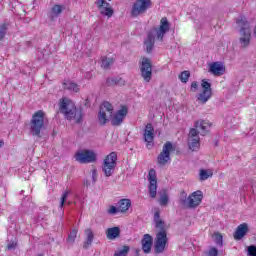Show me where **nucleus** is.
<instances>
[{"label":"nucleus","instance_id":"obj_32","mask_svg":"<svg viewBox=\"0 0 256 256\" xmlns=\"http://www.w3.org/2000/svg\"><path fill=\"white\" fill-rule=\"evenodd\" d=\"M67 197H69V191H64L60 198V209H63V207H65V204L67 203Z\"/></svg>","mask_w":256,"mask_h":256},{"label":"nucleus","instance_id":"obj_38","mask_svg":"<svg viewBox=\"0 0 256 256\" xmlns=\"http://www.w3.org/2000/svg\"><path fill=\"white\" fill-rule=\"evenodd\" d=\"M248 255L256 256V246L255 245H251L248 247Z\"/></svg>","mask_w":256,"mask_h":256},{"label":"nucleus","instance_id":"obj_13","mask_svg":"<svg viewBox=\"0 0 256 256\" xmlns=\"http://www.w3.org/2000/svg\"><path fill=\"white\" fill-rule=\"evenodd\" d=\"M141 77L149 83L151 81V77H153V66L151 65V59L147 57H143L140 66Z\"/></svg>","mask_w":256,"mask_h":256},{"label":"nucleus","instance_id":"obj_37","mask_svg":"<svg viewBox=\"0 0 256 256\" xmlns=\"http://www.w3.org/2000/svg\"><path fill=\"white\" fill-rule=\"evenodd\" d=\"M119 212V207L117 208L116 206H110L107 210L108 215H117Z\"/></svg>","mask_w":256,"mask_h":256},{"label":"nucleus","instance_id":"obj_22","mask_svg":"<svg viewBox=\"0 0 256 256\" xmlns=\"http://www.w3.org/2000/svg\"><path fill=\"white\" fill-rule=\"evenodd\" d=\"M119 235H121V229H119V227H112L106 230V237L110 241L117 239Z\"/></svg>","mask_w":256,"mask_h":256},{"label":"nucleus","instance_id":"obj_39","mask_svg":"<svg viewBox=\"0 0 256 256\" xmlns=\"http://www.w3.org/2000/svg\"><path fill=\"white\" fill-rule=\"evenodd\" d=\"M16 247H17V242H15V241H11L7 245V248L9 251H13V249H15Z\"/></svg>","mask_w":256,"mask_h":256},{"label":"nucleus","instance_id":"obj_9","mask_svg":"<svg viewBox=\"0 0 256 256\" xmlns=\"http://www.w3.org/2000/svg\"><path fill=\"white\" fill-rule=\"evenodd\" d=\"M115 167H117V153L112 152L106 156L102 164L105 177H111L115 173Z\"/></svg>","mask_w":256,"mask_h":256},{"label":"nucleus","instance_id":"obj_23","mask_svg":"<svg viewBox=\"0 0 256 256\" xmlns=\"http://www.w3.org/2000/svg\"><path fill=\"white\" fill-rule=\"evenodd\" d=\"M85 235H86V241L84 242V249H89L93 243V239H95V235L93 234V230L91 229H86L85 230Z\"/></svg>","mask_w":256,"mask_h":256},{"label":"nucleus","instance_id":"obj_14","mask_svg":"<svg viewBox=\"0 0 256 256\" xmlns=\"http://www.w3.org/2000/svg\"><path fill=\"white\" fill-rule=\"evenodd\" d=\"M173 150V144L166 142L163 146L162 152L158 155L159 165H167L171 161V152Z\"/></svg>","mask_w":256,"mask_h":256},{"label":"nucleus","instance_id":"obj_3","mask_svg":"<svg viewBox=\"0 0 256 256\" xmlns=\"http://www.w3.org/2000/svg\"><path fill=\"white\" fill-rule=\"evenodd\" d=\"M195 128L190 129L188 135V145L191 151H197L199 147H201V138H199V131L200 134L205 136L209 133V129H211V123L208 120H198L196 121ZM197 129L199 131H197Z\"/></svg>","mask_w":256,"mask_h":256},{"label":"nucleus","instance_id":"obj_5","mask_svg":"<svg viewBox=\"0 0 256 256\" xmlns=\"http://www.w3.org/2000/svg\"><path fill=\"white\" fill-rule=\"evenodd\" d=\"M154 222L156 229H159V232L156 234L154 251L155 253L159 254L165 251V247H167V242L169 239L167 238V231L165 230V222L161 220L159 212H155Z\"/></svg>","mask_w":256,"mask_h":256},{"label":"nucleus","instance_id":"obj_11","mask_svg":"<svg viewBox=\"0 0 256 256\" xmlns=\"http://www.w3.org/2000/svg\"><path fill=\"white\" fill-rule=\"evenodd\" d=\"M201 87L203 90L197 94L196 99L200 105H205L213 97V89L211 88V83L207 80H202Z\"/></svg>","mask_w":256,"mask_h":256},{"label":"nucleus","instance_id":"obj_15","mask_svg":"<svg viewBox=\"0 0 256 256\" xmlns=\"http://www.w3.org/2000/svg\"><path fill=\"white\" fill-rule=\"evenodd\" d=\"M148 181V190L150 193V197L152 199H155V197H157V172L153 168L149 170Z\"/></svg>","mask_w":256,"mask_h":256},{"label":"nucleus","instance_id":"obj_8","mask_svg":"<svg viewBox=\"0 0 256 256\" xmlns=\"http://www.w3.org/2000/svg\"><path fill=\"white\" fill-rule=\"evenodd\" d=\"M45 127V112L39 110L35 112L30 121V133L34 137H41V131Z\"/></svg>","mask_w":256,"mask_h":256},{"label":"nucleus","instance_id":"obj_43","mask_svg":"<svg viewBox=\"0 0 256 256\" xmlns=\"http://www.w3.org/2000/svg\"><path fill=\"white\" fill-rule=\"evenodd\" d=\"M3 145H5V142H3L2 140H0V147H3Z\"/></svg>","mask_w":256,"mask_h":256},{"label":"nucleus","instance_id":"obj_30","mask_svg":"<svg viewBox=\"0 0 256 256\" xmlns=\"http://www.w3.org/2000/svg\"><path fill=\"white\" fill-rule=\"evenodd\" d=\"M77 233H78L77 229H72L68 235L67 243H70L71 245H73L75 243V239H77Z\"/></svg>","mask_w":256,"mask_h":256},{"label":"nucleus","instance_id":"obj_41","mask_svg":"<svg viewBox=\"0 0 256 256\" xmlns=\"http://www.w3.org/2000/svg\"><path fill=\"white\" fill-rule=\"evenodd\" d=\"M199 87V83L197 81H194L191 83V90L192 91H197V88Z\"/></svg>","mask_w":256,"mask_h":256},{"label":"nucleus","instance_id":"obj_21","mask_svg":"<svg viewBox=\"0 0 256 256\" xmlns=\"http://www.w3.org/2000/svg\"><path fill=\"white\" fill-rule=\"evenodd\" d=\"M131 208V199H121L118 201V210L120 213H127Z\"/></svg>","mask_w":256,"mask_h":256},{"label":"nucleus","instance_id":"obj_42","mask_svg":"<svg viewBox=\"0 0 256 256\" xmlns=\"http://www.w3.org/2000/svg\"><path fill=\"white\" fill-rule=\"evenodd\" d=\"M247 186H243L241 189H240V193L241 195H245V191H247Z\"/></svg>","mask_w":256,"mask_h":256},{"label":"nucleus","instance_id":"obj_7","mask_svg":"<svg viewBox=\"0 0 256 256\" xmlns=\"http://www.w3.org/2000/svg\"><path fill=\"white\" fill-rule=\"evenodd\" d=\"M179 201L184 207H187L188 209H195L199 207L203 201V192L201 190H197L187 197V192L183 191L180 193Z\"/></svg>","mask_w":256,"mask_h":256},{"label":"nucleus","instance_id":"obj_2","mask_svg":"<svg viewBox=\"0 0 256 256\" xmlns=\"http://www.w3.org/2000/svg\"><path fill=\"white\" fill-rule=\"evenodd\" d=\"M171 29V23L167 20V17H163L160 20V25L158 27L152 28L147 35V38L144 40V47L147 53H151L153 48L155 47V39L156 41H160L163 43V39H165V35L169 33Z\"/></svg>","mask_w":256,"mask_h":256},{"label":"nucleus","instance_id":"obj_34","mask_svg":"<svg viewBox=\"0 0 256 256\" xmlns=\"http://www.w3.org/2000/svg\"><path fill=\"white\" fill-rule=\"evenodd\" d=\"M159 203L162 207L167 206V203H169V196L167 193H164L160 196Z\"/></svg>","mask_w":256,"mask_h":256},{"label":"nucleus","instance_id":"obj_24","mask_svg":"<svg viewBox=\"0 0 256 256\" xmlns=\"http://www.w3.org/2000/svg\"><path fill=\"white\" fill-rule=\"evenodd\" d=\"M64 89H67V91H72V93H79L80 87L77 85V83L67 80L63 83Z\"/></svg>","mask_w":256,"mask_h":256},{"label":"nucleus","instance_id":"obj_1","mask_svg":"<svg viewBox=\"0 0 256 256\" xmlns=\"http://www.w3.org/2000/svg\"><path fill=\"white\" fill-rule=\"evenodd\" d=\"M128 112L127 106H122L121 109L113 115V105L109 102H104L100 106L98 121L100 125H105L107 121L111 119V125H113V127H119L125 120V117H127Z\"/></svg>","mask_w":256,"mask_h":256},{"label":"nucleus","instance_id":"obj_18","mask_svg":"<svg viewBox=\"0 0 256 256\" xmlns=\"http://www.w3.org/2000/svg\"><path fill=\"white\" fill-rule=\"evenodd\" d=\"M225 65L222 62H213L209 65V73L214 75V77H221V75H225Z\"/></svg>","mask_w":256,"mask_h":256},{"label":"nucleus","instance_id":"obj_10","mask_svg":"<svg viewBox=\"0 0 256 256\" xmlns=\"http://www.w3.org/2000/svg\"><path fill=\"white\" fill-rule=\"evenodd\" d=\"M74 159L82 164L95 163L97 161V153L93 150H79L75 153Z\"/></svg>","mask_w":256,"mask_h":256},{"label":"nucleus","instance_id":"obj_4","mask_svg":"<svg viewBox=\"0 0 256 256\" xmlns=\"http://www.w3.org/2000/svg\"><path fill=\"white\" fill-rule=\"evenodd\" d=\"M59 111L68 121H75L76 123L83 121V110L77 109L75 103L67 98L60 101Z\"/></svg>","mask_w":256,"mask_h":256},{"label":"nucleus","instance_id":"obj_27","mask_svg":"<svg viewBox=\"0 0 256 256\" xmlns=\"http://www.w3.org/2000/svg\"><path fill=\"white\" fill-rule=\"evenodd\" d=\"M131 248L127 245H124L122 248L115 251L114 256H127Z\"/></svg>","mask_w":256,"mask_h":256},{"label":"nucleus","instance_id":"obj_33","mask_svg":"<svg viewBox=\"0 0 256 256\" xmlns=\"http://www.w3.org/2000/svg\"><path fill=\"white\" fill-rule=\"evenodd\" d=\"M191 77V73H189V71H183L180 75H179V79L182 83H187V81H189V78Z\"/></svg>","mask_w":256,"mask_h":256},{"label":"nucleus","instance_id":"obj_28","mask_svg":"<svg viewBox=\"0 0 256 256\" xmlns=\"http://www.w3.org/2000/svg\"><path fill=\"white\" fill-rule=\"evenodd\" d=\"M101 61H102L101 67L103 69H109L111 65L114 63L113 58H107L105 56L102 57Z\"/></svg>","mask_w":256,"mask_h":256},{"label":"nucleus","instance_id":"obj_36","mask_svg":"<svg viewBox=\"0 0 256 256\" xmlns=\"http://www.w3.org/2000/svg\"><path fill=\"white\" fill-rule=\"evenodd\" d=\"M207 256H219V250L215 247H210Z\"/></svg>","mask_w":256,"mask_h":256},{"label":"nucleus","instance_id":"obj_17","mask_svg":"<svg viewBox=\"0 0 256 256\" xmlns=\"http://www.w3.org/2000/svg\"><path fill=\"white\" fill-rule=\"evenodd\" d=\"M144 141L147 143L148 149L153 147V141L155 139V128H153V124L148 123L144 129Z\"/></svg>","mask_w":256,"mask_h":256},{"label":"nucleus","instance_id":"obj_35","mask_svg":"<svg viewBox=\"0 0 256 256\" xmlns=\"http://www.w3.org/2000/svg\"><path fill=\"white\" fill-rule=\"evenodd\" d=\"M5 35H7V24H2L0 26V41L5 39Z\"/></svg>","mask_w":256,"mask_h":256},{"label":"nucleus","instance_id":"obj_31","mask_svg":"<svg viewBox=\"0 0 256 256\" xmlns=\"http://www.w3.org/2000/svg\"><path fill=\"white\" fill-rule=\"evenodd\" d=\"M214 241L218 247H223V235L218 232L214 233Z\"/></svg>","mask_w":256,"mask_h":256},{"label":"nucleus","instance_id":"obj_26","mask_svg":"<svg viewBox=\"0 0 256 256\" xmlns=\"http://www.w3.org/2000/svg\"><path fill=\"white\" fill-rule=\"evenodd\" d=\"M107 85H125V80H123L121 77H114V78H108L106 80Z\"/></svg>","mask_w":256,"mask_h":256},{"label":"nucleus","instance_id":"obj_6","mask_svg":"<svg viewBox=\"0 0 256 256\" xmlns=\"http://www.w3.org/2000/svg\"><path fill=\"white\" fill-rule=\"evenodd\" d=\"M239 29L238 43L242 49H247L251 45V25L247 21V18L241 16L236 21Z\"/></svg>","mask_w":256,"mask_h":256},{"label":"nucleus","instance_id":"obj_19","mask_svg":"<svg viewBox=\"0 0 256 256\" xmlns=\"http://www.w3.org/2000/svg\"><path fill=\"white\" fill-rule=\"evenodd\" d=\"M142 243V251L146 254L151 253V249L153 247V237L149 234H145L141 241Z\"/></svg>","mask_w":256,"mask_h":256},{"label":"nucleus","instance_id":"obj_29","mask_svg":"<svg viewBox=\"0 0 256 256\" xmlns=\"http://www.w3.org/2000/svg\"><path fill=\"white\" fill-rule=\"evenodd\" d=\"M209 177H213V172L210 170H200V181H207Z\"/></svg>","mask_w":256,"mask_h":256},{"label":"nucleus","instance_id":"obj_40","mask_svg":"<svg viewBox=\"0 0 256 256\" xmlns=\"http://www.w3.org/2000/svg\"><path fill=\"white\" fill-rule=\"evenodd\" d=\"M92 183H97V170L92 169Z\"/></svg>","mask_w":256,"mask_h":256},{"label":"nucleus","instance_id":"obj_20","mask_svg":"<svg viewBox=\"0 0 256 256\" xmlns=\"http://www.w3.org/2000/svg\"><path fill=\"white\" fill-rule=\"evenodd\" d=\"M249 231V226L247 223L240 224L235 233H234V239L235 241H241L245 235H247V232Z\"/></svg>","mask_w":256,"mask_h":256},{"label":"nucleus","instance_id":"obj_25","mask_svg":"<svg viewBox=\"0 0 256 256\" xmlns=\"http://www.w3.org/2000/svg\"><path fill=\"white\" fill-rule=\"evenodd\" d=\"M61 13H63V7L61 5H55L51 9L49 17L52 21H54L57 19V17H59V15H61Z\"/></svg>","mask_w":256,"mask_h":256},{"label":"nucleus","instance_id":"obj_12","mask_svg":"<svg viewBox=\"0 0 256 256\" xmlns=\"http://www.w3.org/2000/svg\"><path fill=\"white\" fill-rule=\"evenodd\" d=\"M151 7V0H136L132 5L131 16L139 17L147 13V9Z\"/></svg>","mask_w":256,"mask_h":256},{"label":"nucleus","instance_id":"obj_16","mask_svg":"<svg viewBox=\"0 0 256 256\" xmlns=\"http://www.w3.org/2000/svg\"><path fill=\"white\" fill-rule=\"evenodd\" d=\"M96 7L98 8L100 14L103 15V17H113V8H111V4L105 0H96L95 2Z\"/></svg>","mask_w":256,"mask_h":256}]
</instances>
